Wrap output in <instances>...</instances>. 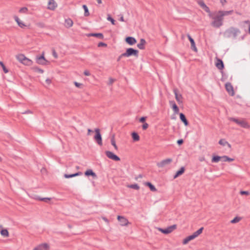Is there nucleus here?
<instances>
[{"label":"nucleus","mask_w":250,"mask_h":250,"mask_svg":"<svg viewBox=\"0 0 250 250\" xmlns=\"http://www.w3.org/2000/svg\"><path fill=\"white\" fill-rule=\"evenodd\" d=\"M241 32L238 28L231 27L227 29L224 33V36L225 38L236 39L237 35L240 34Z\"/></svg>","instance_id":"nucleus-1"},{"label":"nucleus","mask_w":250,"mask_h":250,"mask_svg":"<svg viewBox=\"0 0 250 250\" xmlns=\"http://www.w3.org/2000/svg\"><path fill=\"white\" fill-rule=\"evenodd\" d=\"M223 17L221 14L219 13V11L217 12V15L213 18V21L211 23V25L216 28H219L223 24Z\"/></svg>","instance_id":"nucleus-2"},{"label":"nucleus","mask_w":250,"mask_h":250,"mask_svg":"<svg viewBox=\"0 0 250 250\" xmlns=\"http://www.w3.org/2000/svg\"><path fill=\"white\" fill-rule=\"evenodd\" d=\"M123 55H124L125 57H129L131 56H134L138 58L139 56V51L133 48H128L126 49L125 52L123 53Z\"/></svg>","instance_id":"nucleus-3"},{"label":"nucleus","mask_w":250,"mask_h":250,"mask_svg":"<svg viewBox=\"0 0 250 250\" xmlns=\"http://www.w3.org/2000/svg\"><path fill=\"white\" fill-rule=\"evenodd\" d=\"M17 59L22 63L26 65L29 66L32 65L33 63V62L32 61V60L26 58L23 54H19L17 55Z\"/></svg>","instance_id":"nucleus-4"},{"label":"nucleus","mask_w":250,"mask_h":250,"mask_svg":"<svg viewBox=\"0 0 250 250\" xmlns=\"http://www.w3.org/2000/svg\"><path fill=\"white\" fill-rule=\"evenodd\" d=\"M229 120L230 121H232V122L235 123L236 124L238 125L239 126H240L241 127H242L243 128H248L249 127V125H248V124L247 123V122H246L243 119H238L231 117V118H230L229 119Z\"/></svg>","instance_id":"nucleus-5"},{"label":"nucleus","mask_w":250,"mask_h":250,"mask_svg":"<svg viewBox=\"0 0 250 250\" xmlns=\"http://www.w3.org/2000/svg\"><path fill=\"white\" fill-rule=\"evenodd\" d=\"M95 135L94 137V140L100 146H102V138L100 133V130L99 128H96L95 129Z\"/></svg>","instance_id":"nucleus-6"},{"label":"nucleus","mask_w":250,"mask_h":250,"mask_svg":"<svg viewBox=\"0 0 250 250\" xmlns=\"http://www.w3.org/2000/svg\"><path fill=\"white\" fill-rule=\"evenodd\" d=\"M177 228V225L174 224L172 226H169L166 229L159 228V230L164 234H168L172 232Z\"/></svg>","instance_id":"nucleus-7"},{"label":"nucleus","mask_w":250,"mask_h":250,"mask_svg":"<svg viewBox=\"0 0 250 250\" xmlns=\"http://www.w3.org/2000/svg\"><path fill=\"white\" fill-rule=\"evenodd\" d=\"M36 62L42 65H46L49 63V62L44 58L43 52L41 56H36Z\"/></svg>","instance_id":"nucleus-8"},{"label":"nucleus","mask_w":250,"mask_h":250,"mask_svg":"<svg viewBox=\"0 0 250 250\" xmlns=\"http://www.w3.org/2000/svg\"><path fill=\"white\" fill-rule=\"evenodd\" d=\"M172 162V159L167 158L157 163V166L158 167H164L167 165H169Z\"/></svg>","instance_id":"nucleus-9"},{"label":"nucleus","mask_w":250,"mask_h":250,"mask_svg":"<svg viewBox=\"0 0 250 250\" xmlns=\"http://www.w3.org/2000/svg\"><path fill=\"white\" fill-rule=\"evenodd\" d=\"M106 156L109 159L115 161H120V158L114 153L110 151H106L105 152Z\"/></svg>","instance_id":"nucleus-10"},{"label":"nucleus","mask_w":250,"mask_h":250,"mask_svg":"<svg viewBox=\"0 0 250 250\" xmlns=\"http://www.w3.org/2000/svg\"><path fill=\"white\" fill-rule=\"evenodd\" d=\"M225 88L227 91L229 93L230 95L233 96L234 95L233 87L231 83H227L225 84Z\"/></svg>","instance_id":"nucleus-11"},{"label":"nucleus","mask_w":250,"mask_h":250,"mask_svg":"<svg viewBox=\"0 0 250 250\" xmlns=\"http://www.w3.org/2000/svg\"><path fill=\"white\" fill-rule=\"evenodd\" d=\"M117 219L120 222V225L122 226H127L129 224L128 220L124 216L118 215Z\"/></svg>","instance_id":"nucleus-12"},{"label":"nucleus","mask_w":250,"mask_h":250,"mask_svg":"<svg viewBox=\"0 0 250 250\" xmlns=\"http://www.w3.org/2000/svg\"><path fill=\"white\" fill-rule=\"evenodd\" d=\"M173 92L174 93L175 99L177 102L179 104H181L183 103L182 99L183 97L181 94L178 93V90L177 88H174L173 89Z\"/></svg>","instance_id":"nucleus-13"},{"label":"nucleus","mask_w":250,"mask_h":250,"mask_svg":"<svg viewBox=\"0 0 250 250\" xmlns=\"http://www.w3.org/2000/svg\"><path fill=\"white\" fill-rule=\"evenodd\" d=\"M197 3L206 12H207V13L209 12L210 9H209V7L206 5V4L205 3L204 1L201 0H198L197 1Z\"/></svg>","instance_id":"nucleus-14"},{"label":"nucleus","mask_w":250,"mask_h":250,"mask_svg":"<svg viewBox=\"0 0 250 250\" xmlns=\"http://www.w3.org/2000/svg\"><path fill=\"white\" fill-rule=\"evenodd\" d=\"M187 37H188V38L190 42V44H191V49L192 50H193L195 52H197V49L196 47L195 42H194V40H193V38H192V37L190 36V35L189 34H188Z\"/></svg>","instance_id":"nucleus-15"},{"label":"nucleus","mask_w":250,"mask_h":250,"mask_svg":"<svg viewBox=\"0 0 250 250\" xmlns=\"http://www.w3.org/2000/svg\"><path fill=\"white\" fill-rule=\"evenodd\" d=\"M125 42L130 45H132L137 42V41L134 37H127L125 39Z\"/></svg>","instance_id":"nucleus-16"},{"label":"nucleus","mask_w":250,"mask_h":250,"mask_svg":"<svg viewBox=\"0 0 250 250\" xmlns=\"http://www.w3.org/2000/svg\"><path fill=\"white\" fill-rule=\"evenodd\" d=\"M169 104L172 108L175 114H178L179 112V109L174 101H170Z\"/></svg>","instance_id":"nucleus-17"},{"label":"nucleus","mask_w":250,"mask_h":250,"mask_svg":"<svg viewBox=\"0 0 250 250\" xmlns=\"http://www.w3.org/2000/svg\"><path fill=\"white\" fill-rule=\"evenodd\" d=\"M48 245L46 243H43L36 247L33 250H48Z\"/></svg>","instance_id":"nucleus-18"},{"label":"nucleus","mask_w":250,"mask_h":250,"mask_svg":"<svg viewBox=\"0 0 250 250\" xmlns=\"http://www.w3.org/2000/svg\"><path fill=\"white\" fill-rule=\"evenodd\" d=\"M215 65L216 67L219 70H223L224 68V64L223 61L220 59L217 58V62Z\"/></svg>","instance_id":"nucleus-19"},{"label":"nucleus","mask_w":250,"mask_h":250,"mask_svg":"<svg viewBox=\"0 0 250 250\" xmlns=\"http://www.w3.org/2000/svg\"><path fill=\"white\" fill-rule=\"evenodd\" d=\"M57 6V3L54 0H49L48 3L47 8L51 10H54Z\"/></svg>","instance_id":"nucleus-20"},{"label":"nucleus","mask_w":250,"mask_h":250,"mask_svg":"<svg viewBox=\"0 0 250 250\" xmlns=\"http://www.w3.org/2000/svg\"><path fill=\"white\" fill-rule=\"evenodd\" d=\"M84 175L86 176H92L94 179H96L97 178V176L96 174L90 169H87L85 172Z\"/></svg>","instance_id":"nucleus-21"},{"label":"nucleus","mask_w":250,"mask_h":250,"mask_svg":"<svg viewBox=\"0 0 250 250\" xmlns=\"http://www.w3.org/2000/svg\"><path fill=\"white\" fill-rule=\"evenodd\" d=\"M179 117L181 121L184 123L185 126H188L189 125L188 122L186 118L185 115L183 113L179 114Z\"/></svg>","instance_id":"nucleus-22"},{"label":"nucleus","mask_w":250,"mask_h":250,"mask_svg":"<svg viewBox=\"0 0 250 250\" xmlns=\"http://www.w3.org/2000/svg\"><path fill=\"white\" fill-rule=\"evenodd\" d=\"M87 37H94L103 40L104 39V35L102 33H89L87 35Z\"/></svg>","instance_id":"nucleus-23"},{"label":"nucleus","mask_w":250,"mask_h":250,"mask_svg":"<svg viewBox=\"0 0 250 250\" xmlns=\"http://www.w3.org/2000/svg\"><path fill=\"white\" fill-rule=\"evenodd\" d=\"M82 174L83 173L82 172L79 171V172H76L75 173H73V174H64L63 176L65 178H73V177H76L77 176L81 175H82Z\"/></svg>","instance_id":"nucleus-24"},{"label":"nucleus","mask_w":250,"mask_h":250,"mask_svg":"<svg viewBox=\"0 0 250 250\" xmlns=\"http://www.w3.org/2000/svg\"><path fill=\"white\" fill-rule=\"evenodd\" d=\"M185 170V168L184 167H182L180 168L179 170H178L175 173V174L174 175V178L175 179L177 177H179V176L183 174Z\"/></svg>","instance_id":"nucleus-25"},{"label":"nucleus","mask_w":250,"mask_h":250,"mask_svg":"<svg viewBox=\"0 0 250 250\" xmlns=\"http://www.w3.org/2000/svg\"><path fill=\"white\" fill-rule=\"evenodd\" d=\"M146 42L144 39H141L140 40V42L139 43L137 44V47L140 49H145V44H146Z\"/></svg>","instance_id":"nucleus-26"},{"label":"nucleus","mask_w":250,"mask_h":250,"mask_svg":"<svg viewBox=\"0 0 250 250\" xmlns=\"http://www.w3.org/2000/svg\"><path fill=\"white\" fill-rule=\"evenodd\" d=\"M14 19L20 27L23 28L25 26V25L20 21L18 16H14Z\"/></svg>","instance_id":"nucleus-27"},{"label":"nucleus","mask_w":250,"mask_h":250,"mask_svg":"<svg viewBox=\"0 0 250 250\" xmlns=\"http://www.w3.org/2000/svg\"><path fill=\"white\" fill-rule=\"evenodd\" d=\"M233 13V10H229V11H219V13L221 14L223 17L226 16H228L229 15H231Z\"/></svg>","instance_id":"nucleus-28"},{"label":"nucleus","mask_w":250,"mask_h":250,"mask_svg":"<svg viewBox=\"0 0 250 250\" xmlns=\"http://www.w3.org/2000/svg\"><path fill=\"white\" fill-rule=\"evenodd\" d=\"M145 185L147 187H148L151 191H154V192L157 191V189L155 188V186L153 185H152L150 182H146L145 183Z\"/></svg>","instance_id":"nucleus-29"},{"label":"nucleus","mask_w":250,"mask_h":250,"mask_svg":"<svg viewBox=\"0 0 250 250\" xmlns=\"http://www.w3.org/2000/svg\"><path fill=\"white\" fill-rule=\"evenodd\" d=\"M219 144L222 146H225L226 145H227L228 146L229 148L231 147V145L230 144H229L227 141H226L224 139H220L218 142Z\"/></svg>","instance_id":"nucleus-30"},{"label":"nucleus","mask_w":250,"mask_h":250,"mask_svg":"<svg viewBox=\"0 0 250 250\" xmlns=\"http://www.w3.org/2000/svg\"><path fill=\"white\" fill-rule=\"evenodd\" d=\"M195 238L193 236V235L192 234V235H190L189 236H188V237H187L185 239H184L183 240V244H188L190 241L194 239Z\"/></svg>","instance_id":"nucleus-31"},{"label":"nucleus","mask_w":250,"mask_h":250,"mask_svg":"<svg viewBox=\"0 0 250 250\" xmlns=\"http://www.w3.org/2000/svg\"><path fill=\"white\" fill-rule=\"evenodd\" d=\"M0 234L4 237H8L9 236V233L6 229H2L0 231Z\"/></svg>","instance_id":"nucleus-32"},{"label":"nucleus","mask_w":250,"mask_h":250,"mask_svg":"<svg viewBox=\"0 0 250 250\" xmlns=\"http://www.w3.org/2000/svg\"><path fill=\"white\" fill-rule=\"evenodd\" d=\"M131 136L134 141H138L140 140V136L136 132L131 133Z\"/></svg>","instance_id":"nucleus-33"},{"label":"nucleus","mask_w":250,"mask_h":250,"mask_svg":"<svg viewBox=\"0 0 250 250\" xmlns=\"http://www.w3.org/2000/svg\"><path fill=\"white\" fill-rule=\"evenodd\" d=\"M221 156L218 155H213L211 159L212 163H218L219 161H221Z\"/></svg>","instance_id":"nucleus-34"},{"label":"nucleus","mask_w":250,"mask_h":250,"mask_svg":"<svg viewBox=\"0 0 250 250\" xmlns=\"http://www.w3.org/2000/svg\"><path fill=\"white\" fill-rule=\"evenodd\" d=\"M65 22L66 24V26L67 28L70 27L73 25V22L72 20L70 19H66Z\"/></svg>","instance_id":"nucleus-35"},{"label":"nucleus","mask_w":250,"mask_h":250,"mask_svg":"<svg viewBox=\"0 0 250 250\" xmlns=\"http://www.w3.org/2000/svg\"><path fill=\"white\" fill-rule=\"evenodd\" d=\"M203 229L204 228L202 227L192 234L195 238L202 232Z\"/></svg>","instance_id":"nucleus-36"},{"label":"nucleus","mask_w":250,"mask_h":250,"mask_svg":"<svg viewBox=\"0 0 250 250\" xmlns=\"http://www.w3.org/2000/svg\"><path fill=\"white\" fill-rule=\"evenodd\" d=\"M31 69L33 71H34L35 72H38V73H39L41 74L43 73L44 72L43 70L39 68L37 66H34V67H32Z\"/></svg>","instance_id":"nucleus-37"},{"label":"nucleus","mask_w":250,"mask_h":250,"mask_svg":"<svg viewBox=\"0 0 250 250\" xmlns=\"http://www.w3.org/2000/svg\"><path fill=\"white\" fill-rule=\"evenodd\" d=\"M36 199L38 200H39V201H43L45 203H48L49 201H50L51 200V198H47V197H45V198H41L39 196L37 197L36 198Z\"/></svg>","instance_id":"nucleus-38"},{"label":"nucleus","mask_w":250,"mask_h":250,"mask_svg":"<svg viewBox=\"0 0 250 250\" xmlns=\"http://www.w3.org/2000/svg\"><path fill=\"white\" fill-rule=\"evenodd\" d=\"M83 8L84 11V16L87 17V16H89L90 14H89V10H88V7H87V6L86 5H83Z\"/></svg>","instance_id":"nucleus-39"},{"label":"nucleus","mask_w":250,"mask_h":250,"mask_svg":"<svg viewBox=\"0 0 250 250\" xmlns=\"http://www.w3.org/2000/svg\"><path fill=\"white\" fill-rule=\"evenodd\" d=\"M111 145L114 146V147L115 148V149L116 150H117L118 149V147L116 144V142H115V136L114 135H113L112 136V138L111 139Z\"/></svg>","instance_id":"nucleus-40"},{"label":"nucleus","mask_w":250,"mask_h":250,"mask_svg":"<svg viewBox=\"0 0 250 250\" xmlns=\"http://www.w3.org/2000/svg\"><path fill=\"white\" fill-rule=\"evenodd\" d=\"M128 187L136 190H138L140 189V187L137 184L130 185L128 186Z\"/></svg>","instance_id":"nucleus-41"},{"label":"nucleus","mask_w":250,"mask_h":250,"mask_svg":"<svg viewBox=\"0 0 250 250\" xmlns=\"http://www.w3.org/2000/svg\"><path fill=\"white\" fill-rule=\"evenodd\" d=\"M35 24L37 27L41 28H43L46 27L45 24L42 22H38L36 23Z\"/></svg>","instance_id":"nucleus-42"},{"label":"nucleus","mask_w":250,"mask_h":250,"mask_svg":"<svg viewBox=\"0 0 250 250\" xmlns=\"http://www.w3.org/2000/svg\"><path fill=\"white\" fill-rule=\"evenodd\" d=\"M241 219V218L239 217H235L232 220H231L230 223L232 224H235L238 222Z\"/></svg>","instance_id":"nucleus-43"},{"label":"nucleus","mask_w":250,"mask_h":250,"mask_svg":"<svg viewBox=\"0 0 250 250\" xmlns=\"http://www.w3.org/2000/svg\"><path fill=\"white\" fill-rule=\"evenodd\" d=\"M0 65H1V66L2 67V69H3V71L4 72V73H7L8 72V69H7L5 67V66L4 65V63L2 62H0Z\"/></svg>","instance_id":"nucleus-44"},{"label":"nucleus","mask_w":250,"mask_h":250,"mask_svg":"<svg viewBox=\"0 0 250 250\" xmlns=\"http://www.w3.org/2000/svg\"><path fill=\"white\" fill-rule=\"evenodd\" d=\"M28 9L25 7H22L19 10V12L21 13H26Z\"/></svg>","instance_id":"nucleus-45"},{"label":"nucleus","mask_w":250,"mask_h":250,"mask_svg":"<svg viewBox=\"0 0 250 250\" xmlns=\"http://www.w3.org/2000/svg\"><path fill=\"white\" fill-rule=\"evenodd\" d=\"M107 20L110 21L113 25L115 24V21L110 15H108Z\"/></svg>","instance_id":"nucleus-46"},{"label":"nucleus","mask_w":250,"mask_h":250,"mask_svg":"<svg viewBox=\"0 0 250 250\" xmlns=\"http://www.w3.org/2000/svg\"><path fill=\"white\" fill-rule=\"evenodd\" d=\"M241 195H250V192L248 191H244L242 190L240 192Z\"/></svg>","instance_id":"nucleus-47"},{"label":"nucleus","mask_w":250,"mask_h":250,"mask_svg":"<svg viewBox=\"0 0 250 250\" xmlns=\"http://www.w3.org/2000/svg\"><path fill=\"white\" fill-rule=\"evenodd\" d=\"M98 47H106L107 46V44L103 42H100L98 44Z\"/></svg>","instance_id":"nucleus-48"},{"label":"nucleus","mask_w":250,"mask_h":250,"mask_svg":"<svg viewBox=\"0 0 250 250\" xmlns=\"http://www.w3.org/2000/svg\"><path fill=\"white\" fill-rule=\"evenodd\" d=\"M146 117H142L139 119V122L141 123H146L145 122H146Z\"/></svg>","instance_id":"nucleus-49"},{"label":"nucleus","mask_w":250,"mask_h":250,"mask_svg":"<svg viewBox=\"0 0 250 250\" xmlns=\"http://www.w3.org/2000/svg\"><path fill=\"white\" fill-rule=\"evenodd\" d=\"M148 127V125L146 123H143L142 125V128L143 130H146Z\"/></svg>","instance_id":"nucleus-50"},{"label":"nucleus","mask_w":250,"mask_h":250,"mask_svg":"<svg viewBox=\"0 0 250 250\" xmlns=\"http://www.w3.org/2000/svg\"><path fill=\"white\" fill-rule=\"evenodd\" d=\"M52 54L55 59L58 58V54L54 49H52Z\"/></svg>","instance_id":"nucleus-51"},{"label":"nucleus","mask_w":250,"mask_h":250,"mask_svg":"<svg viewBox=\"0 0 250 250\" xmlns=\"http://www.w3.org/2000/svg\"><path fill=\"white\" fill-rule=\"evenodd\" d=\"M74 83L75 84V85L77 87H78V88H80L81 86L83 85L82 83H78L77 82H74Z\"/></svg>","instance_id":"nucleus-52"},{"label":"nucleus","mask_w":250,"mask_h":250,"mask_svg":"<svg viewBox=\"0 0 250 250\" xmlns=\"http://www.w3.org/2000/svg\"><path fill=\"white\" fill-rule=\"evenodd\" d=\"M245 23L248 24L249 25V33L250 34V21L249 20L245 21H244Z\"/></svg>","instance_id":"nucleus-53"},{"label":"nucleus","mask_w":250,"mask_h":250,"mask_svg":"<svg viewBox=\"0 0 250 250\" xmlns=\"http://www.w3.org/2000/svg\"><path fill=\"white\" fill-rule=\"evenodd\" d=\"M184 143L183 139H179L177 141V143L179 146L182 145Z\"/></svg>","instance_id":"nucleus-54"},{"label":"nucleus","mask_w":250,"mask_h":250,"mask_svg":"<svg viewBox=\"0 0 250 250\" xmlns=\"http://www.w3.org/2000/svg\"><path fill=\"white\" fill-rule=\"evenodd\" d=\"M224 158L226 159V160L228 162H232V161H234V159L230 158L228 156H227V157H225Z\"/></svg>","instance_id":"nucleus-55"},{"label":"nucleus","mask_w":250,"mask_h":250,"mask_svg":"<svg viewBox=\"0 0 250 250\" xmlns=\"http://www.w3.org/2000/svg\"><path fill=\"white\" fill-rule=\"evenodd\" d=\"M123 57H125L124 55H123V53L122 54H121L119 57L118 58H117V62H119L120 61V60L123 58Z\"/></svg>","instance_id":"nucleus-56"},{"label":"nucleus","mask_w":250,"mask_h":250,"mask_svg":"<svg viewBox=\"0 0 250 250\" xmlns=\"http://www.w3.org/2000/svg\"><path fill=\"white\" fill-rule=\"evenodd\" d=\"M225 157H227V156L224 155L223 156H221V161H222L223 162H227V160H226V159L224 158Z\"/></svg>","instance_id":"nucleus-57"},{"label":"nucleus","mask_w":250,"mask_h":250,"mask_svg":"<svg viewBox=\"0 0 250 250\" xmlns=\"http://www.w3.org/2000/svg\"><path fill=\"white\" fill-rule=\"evenodd\" d=\"M83 74L85 76H89L90 75V73L89 71L88 70H85L83 72Z\"/></svg>","instance_id":"nucleus-58"},{"label":"nucleus","mask_w":250,"mask_h":250,"mask_svg":"<svg viewBox=\"0 0 250 250\" xmlns=\"http://www.w3.org/2000/svg\"><path fill=\"white\" fill-rule=\"evenodd\" d=\"M208 16L210 18H211L213 19V18H214V16H213V13H212L210 11L209 13H208Z\"/></svg>","instance_id":"nucleus-59"},{"label":"nucleus","mask_w":250,"mask_h":250,"mask_svg":"<svg viewBox=\"0 0 250 250\" xmlns=\"http://www.w3.org/2000/svg\"><path fill=\"white\" fill-rule=\"evenodd\" d=\"M220 2L222 4V5L223 6H224L227 3V0H220Z\"/></svg>","instance_id":"nucleus-60"},{"label":"nucleus","mask_w":250,"mask_h":250,"mask_svg":"<svg viewBox=\"0 0 250 250\" xmlns=\"http://www.w3.org/2000/svg\"><path fill=\"white\" fill-rule=\"evenodd\" d=\"M29 113H32V112L30 110H27L22 113V114H29Z\"/></svg>","instance_id":"nucleus-61"},{"label":"nucleus","mask_w":250,"mask_h":250,"mask_svg":"<svg viewBox=\"0 0 250 250\" xmlns=\"http://www.w3.org/2000/svg\"><path fill=\"white\" fill-rule=\"evenodd\" d=\"M45 82L48 84H50L51 83V80L50 79L47 78L46 79Z\"/></svg>","instance_id":"nucleus-62"},{"label":"nucleus","mask_w":250,"mask_h":250,"mask_svg":"<svg viewBox=\"0 0 250 250\" xmlns=\"http://www.w3.org/2000/svg\"><path fill=\"white\" fill-rule=\"evenodd\" d=\"M102 219L106 223H108L109 221L105 217H103Z\"/></svg>","instance_id":"nucleus-63"},{"label":"nucleus","mask_w":250,"mask_h":250,"mask_svg":"<svg viewBox=\"0 0 250 250\" xmlns=\"http://www.w3.org/2000/svg\"><path fill=\"white\" fill-rule=\"evenodd\" d=\"M143 177V175L142 174H139L137 177L135 178L136 180H137L138 178H142Z\"/></svg>","instance_id":"nucleus-64"}]
</instances>
